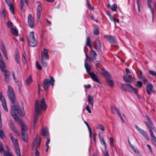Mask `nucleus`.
I'll list each match as a JSON object with an SVG mask.
<instances>
[{
	"instance_id": "f257e3e1",
	"label": "nucleus",
	"mask_w": 156,
	"mask_h": 156,
	"mask_svg": "<svg viewBox=\"0 0 156 156\" xmlns=\"http://www.w3.org/2000/svg\"><path fill=\"white\" fill-rule=\"evenodd\" d=\"M10 112L15 121L18 122L21 128V134L22 140L24 142H27L28 138L26 131L28 130V128L25 123L17 115L18 114L21 117L25 116L23 107L21 108L18 104L12 105L11 107Z\"/></svg>"
},
{
	"instance_id": "a19ab883",
	"label": "nucleus",
	"mask_w": 156,
	"mask_h": 156,
	"mask_svg": "<svg viewBox=\"0 0 156 156\" xmlns=\"http://www.w3.org/2000/svg\"><path fill=\"white\" fill-rule=\"evenodd\" d=\"M148 73L156 78V72L154 71L149 70L148 71Z\"/></svg>"
},
{
	"instance_id": "e433bc0d",
	"label": "nucleus",
	"mask_w": 156,
	"mask_h": 156,
	"mask_svg": "<svg viewBox=\"0 0 156 156\" xmlns=\"http://www.w3.org/2000/svg\"><path fill=\"white\" fill-rule=\"evenodd\" d=\"M11 33L15 36H17L19 35L18 30H10Z\"/></svg>"
},
{
	"instance_id": "6e6552de",
	"label": "nucleus",
	"mask_w": 156,
	"mask_h": 156,
	"mask_svg": "<svg viewBox=\"0 0 156 156\" xmlns=\"http://www.w3.org/2000/svg\"><path fill=\"white\" fill-rule=\"evenodd\" d=\"M94 48L97 50L99 54L102 53L101 50V46L100 41L99 40H96L94 43Z\"/></svg>"
},
{
	"instance_id": "f03ea898",
	"label": "nucleus",
	"mask_w": 156,
	"mask_h": 156,
	"mask_svg": "<svg viewBox=\"0 0 156 156\" xmlns=\"http://www.w3.org/2000/svg\"><path fill=\"white\" fill-rule=\"evenodd\" d=\"M48 107L47 105L46 104L44 98H43L41 100L40 103L39 104L37 100H36L35 102V111L34 112L41 114V110H45Z\"/></svg>"
},
{
	"instance_id": "9d476101",
	"label": "nucleus",
	"mask_w": 156,
	"mask_h": 156,
	"mask_svg": "<svg viewBox=\"0 0 156 156\" xmlns=\"http://www.w3.org/2000/svg\"><path fill=\"white\" fill-rule=\"evenodd\" d=\"M0 100L2 103V106L5 111L8 112V110L7 107L6 102L5 98L2 95V93L0 92Z\"/></svg>"
},
{
	"instance_id": "ddd939ff",
	"label": "nucleus",
	"mask_w": 156,
	"mask_h": 156,
	"mask_svg": "<svg viewBox=\"0 0 156 156\" xmlns=\"http://www.w3.org/2000/svg\"><path fill=\"white\" fill-rule=\"evenodd\" d=\"M132 86L130 84H122L120 87V89L124 91L131 92L132 91L130 89Z\"/></svg>"
},
{
	"instance_id": "cd10ccee",
	"label": "nucleus",
	"mask_w": 156,
	"mask_h": 156,
	"mask_svg": "<svg viewBox=\"0 0 156 156\" xmlns=\"http://www.w3.org/2000/svg\"><path fill=\"white\" fill-rule=\"evenodd\" d=\"M151 2H148L147 3V7L148 8H150L151 14H152V21L154 22V11L152 8L151 6Z\"/></svg>"
},
{
	"instance_id": "3c124183",
	"label": "nucleus",
	"mask_w": 156,
	"mask_h": 156,
	"mask_svg": "<svg viewBox=\"0 0 156 156\" xmlns=\"http://www.w3.org/2000/svg\"><path fill=\"white\" fill-rule=\"evenodd\" d=\"M87 4L88 8L90 9H91L92 10H94V7L92 5L90 2H87Z\"/></svg>"
},
{
	"instance_id": "58836bf2",
	"label": "nucleus",
	"mask_w": 156,
	"mask_h": 156,
	"mask_svg": "<svg viewBox=\"0 0 156 156\" xmlns=\"http://www.w3.org/2000/svg\"><path fill=\"white\" fill-rule=\"evenodd\" d=\"M117 5L116 4H114L111 6V9L112 11H117Z\"/></svg>"
},
{
	"instance_id": "c85d7f7f",
	"label": "nucleus",
	"mask_w": 156,
	"mask_h": 156,
	"mask_svg": "<svg viewBox=\"0 0 156 156\" xmlns=\"http://www.w3.org/2000/svg\"><path fill=\"white\" fill-rule=\"evenodd\" d=\"M7 13V10L5 8H3L2 11L0 12L1 16L4 19L6 18V14Z\"/></svg>"
},
{
	"instance_id": "0e129e2a",
	"label": "nucleus",
	"mask_w": 156,
	"mask_h": 156,
	"mask_svg": "<svg viewBox=\"0 0 156 156\" xmlns=\"http://www.w3.org/2000/svg\"><path fill=\"white\" fill-rule=\"evenodd\" d=\"M99 33V30H94L93 33L95 35H98Z\"/></svg>"
},
{
	"instance_id": "393cba45",
	"label": "nucleus",
	"mask_w": 156,
	"mask_h": 156,
	"mask_svg": "<svg viewBox=\"0 0 156 156\" xmlns=\"http://www.w3.org/2000/svg\"><path fill=\"white\" fill-rule=\"evenodd\" d=\"M111 78H106L105 81L108 85L111 87H113L114 85V83L112 80L110 79Z\"/></svg>"
},
{
	"instance_id": "e2e57ef3",
	"label": "nucleus",
	"mask_w": 156,
	"mask_h": 156,
	"mask_svg": "<svg viewBox=\"0 0 156 156\" xmlns=\"http://www.w3.org/2000/svg\"><path fill=\"white\" fill-rule=\"evenodd\" d=\"M16 84L18 85L19 88V90L20 91L21 90V88L22 86V85L20 83V82L19 81H17V82L16 83Z\"/></svg>"
},
{
	"instance_id": "9b49d317",
	"label": "nucleus",
	"mask_w": 156,
	"mask_h": 156,
	"mask_svg": "<svg viewBox=\"0 0 156 156\" xmlns=\"http://www.w3.org/2000/svg\"><path fill=\"white\" fill-rule=\"evenodd\" d=\"M48 51L47 49L45 48H44L41 53V59L48 60L49 59V56L48 54Z\"/></svg>"
},
{
	"instance_id": "2f4dec72",
	"label": "nucleus",
	"mask_w": 156,
	"mask_h": 156,
	"mask_svg": "<svg viewBox=\"0 0 156 156\" xmlns=\"http://www.w3.org/2000/svg\"><path fill=\"white\" fill-rule=\"evenodd\" d=\"M33 82L32 79L31 75L29 76L26 80L27 84L28 85Z\"/></svg>"
},
{
	"instance_id": "603ef678",
	"label": "nucleus",
	"mask_w": 156,
	"mask_h": 156,
	"mask_svg": "<svg viewBox=\"0 0 156 156\" xmlns=\"http://www.w3.org/2000/svg\"><path fill=\"white\" fill-rule=\"evenodd\" d=\"M131 89L132 90H133V92L136 94V95H138V90L137 89L134 88L133 86H131Z\"/></svg>"
},
{
	"instance_id": "0eeeda50",
	"label": "nucleus",
	"mask_w": 156,
	"mask_h": 156,
	"mask_svg": "<svg viewBox=\"0 0 156 156\" xmlns=\"http://www.w3.org/2000/svg\"><path fill=\"white\" fill-rule=\"evenodd\" d=\"M104 37L106 40L112 45L114 46H117V42L115 37L111 35H106L104 36Z\"/></svg>"
},
{
	"instance_id": "774afa93",
	"label": "nucleus",
	"mask_w": 156,
	"mask_h": 156,
	"mask_svg": "<svg viewBox=\"0 0 156 156\" xmlns=\"http://www.w3.org/2000/svg\"><path fill=\"white\" fill-rule=\"evenodd\" d=\"M104 156H109L108 151H106L103 154Z\"/></svg>"
},
{
	"instance_id": "a211bd4d",
	"label": "nucleus",
	"mask_w": 156,
	"mask_h": 156,
	"mask_svg": "<svg viewBox=\"0 0 156 156\" xmlns=\"http://www.w3.org/2000/svg\"><path fill=\"white\" fill-rule=\"evenodd\" d=\"M2 72L4 73L5 81L8 83L9 80L10 73L8 70L6 69Z\"/></svg>"
},
{
	"instance_id": "13d9d810",
	"label": "nucleus",
	"mask_w": 156,
	"mask_h": 156,
	"mask_svg": "<svg viewBox=\"0 0 156 156\" xmlns=\"http://www.w3.org/2000/svg\"><path fill=\"white\" fill-rule=\"evenodd\" d=\"M141 80L143 82L145 83L147 82V80L145 78L144 76H141Z\"/></svg>"
},
{
	"instance_id": "864d4df0",
	"label": "nucleus",
	"mask_w": 156,
	"mask_h": 156,
	"mask_svg": "<svg viewBox=\"0 0 156 156\" xmlns=\"http://www.w3.org/2000/svg\"><path fill=\"white\" fill-rule=\"evenodd\" d=\"M137 4L138 6V11L139 12H140V0H137Z\"/></svg>"
},
{
	"instance_id": "de8ad7c7",
	"label": "nucleus",
	"mask_w": 156,
	"mask_h": 156,
	"mask_svg": "<svg viewBox=\"0 0 156 156\" xmlns=\"http://www.w3.org/2000/svg\"><path fill=\"white\" fill-rule=\"evenodd\" d=\"M0 137L2 139H3L5 137V135L2 130L0 131Z\"/></svg>"
},
{
	"instance_id": "473e14b6",
	"label": "nucleus",
	"mask_w": 156,
	"mask_h": 156,
	"mask_svg": "<svg viewBox=\"0 0 156 156\" xmlns=\"http://www.w3.org/2000/svg\"><path fill=\"white\" fill-rule=\"evenodd\" d=\"M86 45L89 46L90 48H92V46L91 44V41L90 38L88 37H87L86 40Z\"/></svg>"
},
{
	"instance_id": "412c9836",
	"label": "nucleus",
	"mask_w": 156,
	"mask_h": 156,
	"mask_svg": "<svg viewBox=\"0 0 156 156\" xmlns=\"http://www.w3.org/2000/svg\"><path fill=\"white\" fill-rule=\"evenodd\" d=\"M41 114H37V113H36L35 112H34V120H33V129H34L36 125L37 124V121L38 119V117L39 115H40Z\"/></svg>"
},
{
	"instance_id": "4d7b16f0",
	"label": "nucleus",
	"mask_w": 156,
	"mask_h": 156,
	"mask_svg": "<svg viewBox=\"0 0 156 156\" xmlns=\"http://www.w3.org/2000/svg\"><path fill=\"white\" fill-rule=\"evenodd\" d=\"M109 140L110 141V144H111V146H112V147H114V143H113V142H114L113 138L112 137H110L109 139Z\"/></svg>"
},
{
	"instance_id": "aec40b11",
	"label": "nucleus",
	"mask_w": 156,
	"mask_h": 156,
	"mask_svg": "<svg viewBox=\"0 0 156 156\" xmlns=\"http://www.w3.org/2000/svg\"><path fill=\"white\" fill-rule=\"evenodd\" d=\"M88 101L90 106L93 108L94 103V97L92 96L88 95L87 96Z\"/></svg>"
},
{
	"instance_id": "a878e982",
	"label": "nucleus",
	"mask_w": 156,
	"mask_h": 156,
	"mask_svg": "<svg viewBox=\"0 0 156 156\" xmlns=\"http://www.w3.org/2000/svg\"><path fill=\"white\" fill-rule=\"evenodd\" d=\"M0 68L2 71L5 70L6 68L5 63L1 59H0Z\"/></svg>"
},
{
	"instance_id": "f8f14e48",
	"label": "nucleus",
	"mask_w": 156,
	"mask_h": 156,
	"mask_svg": "<svg viewBox=\"0 0 156 156\" xmlns=\"http://www.w3.org/2000/svg\"><path fill=\"white\" fill-rule=\"evenodd\" d=\"M136 129L147 140H149L150 138L147 132L143 129L140 128L137 126L135 125Z\"/></svg>"
},
{
	"instance_id": "c03bdc74",
	"label": "nucleus",
	"mask_w": 156,
	"mask_h": 156,
	"mask_svg": "<svg viewBox=\"0 0 156 156\" xmlns=\"http://www.w3.org/2000/svg\"><path fill=\"white\" fill-rule=\"evenodd\" d=\"M91 52L92 53L93 55H94V57L92 58V60H93V59L95 60V57L96 56H97V54L94 50L93 49H91Z\"/></svg>"
},
{
	"instance_id": "6ab92c4d",
	"label": "nucleus",
	"mask_w": 156,
	"mask_h": 156,
	"mask_svg": "<svg viewBox=\"0 0 156 156\" xmlns=\"http://www.w3.org/2000/svg\"><path fill=\"white\" fill-rule=\"evenodd\" d=\"M123 79L124 81L127 83H130L133 80V78L132 76L131 75L124 76Z\"/></svg>"
},
{
	"instance_id": "72a5a7b5",
	"label": "nucleus",
	"mask_w": 156,
	"mask_h": 156,
	"mask_svg": "<svg viewBox=\"0 0 156 156\" xmlns=\"http://www.w3.org/2000/svg\"><path fill=\"white\" fill-rule=\"evenodd\" d=\"M47 60L46 59H41V63L43 66L47 67L48 65V63L46 61Z\"/></svg>"
},
{
	"instance_id": "b1692460",
	"label": "nucleus",
	"mask_w": 156,
	"mask_h": 156,
	"mask_svg": "<svg viewBox=\"0 0 156 156\" xmlns=\"http://www.w3.org/2000/svg\"><path fill=\"white\" fill-rule=\"evenodd\" d=\"M1 50L2 51L4 56L6 60L8 59V57L7 54L6 49L4 45L3 44L1 46Z\"/></svg>"
},
{
	"instance_id": "f704fd0d",
	"label": "nucleus",
	"mask_w": 156,
	"mask_h": 156,
	"mask_svg": "<svg viewBox=\"0 0 156 156\" xmlns=\"http://www.w3.org/2000/svg\"><path fill=\"white\" fill-rule=\"evenodd\" d=\"M7 25L8 27L10 29H15L14 28L12 27L13 23L11 21H8L7 23Z\"/></svg>"
},
{
	"instance_id": "39448f33",
	"label": "nucleus",
	"mask_w": 156,
	"mask_h": 156,
	"mask_svg": "<svg viewBox=\"0 0 156 156\" xmlns=\"http://www.w3.org/2000/svg\"><path fill=\"white\" fill-rule=\"evenodd\" d=\"M50 80L48 79H45L44 80L43 87L45 90H47L48 89V88L50 86V85H51L52 87L54 85L55 80L52 77L50 76Z\"/></svg>"
},
{
	"instance_id": "ea45409f",
	"label": "nucleus",
	"mask_w": 156,
	"mask_h": 156,
	"mask_svg": "<svg viewBox=\"0 0 156 156\" xmlns=\"http://www.w3.org/2000/svg\"><path fill=\"white\" fill-rule=\"evenodd\" d=\"M97 129H100L102 131H104L105 130V128L104 126L100 124L98 125L97 127Z\"/></svg>"
},
{
	"instance_id": "dca6fc26",
	"label": "nucleus",
	"mask_w": 156,
	"mask_h": 156,
	"mask_svg": "<svg viewBox=\"0 0 156 156\" xmlns=\"http://www.w3.org/2000/svg\"><path fill=\"white\" fill-rule=\"evenodd\" d=\"M9 136L14 145L15 147L18 148L19 146L18 144L17 139H15L11 133L9 134Z\"/></svg>"
},
{
	"instance_id": "a18cd8bd",
	"label": "nucleus",
	"mask_w": 156,
	"mask_h": 156,
	"mask_svg": "<svg viewBox=\"0 0 156 156\" xmlns=\"http://www.w3.org/2000/svg\"><path fill=\"white\" fill-rule=\"evenodd\" d=\"M150 135L152 137V139L154 141L155 144H156V137L155 136L153 132L150 133Z\"/></svg>"
},
{
	"instance_id": "79ce46f5",
	"label": "nucleus",
	"mask_w": 156,
	"mask_h": 156,
	"mask_svg": "<svg viewBox=\"0 0 156 156\" xmlns=\"http://www.w3.org/2000/svg\"><path fill=\"white\" fill-rule=\"evenodd\" d=\"M131 148L132 150L135 153L137 154L139 153V151L133 145L132 146V147H131Z\"/></svg>"
},
{
	"instance_id": "09e8293b",
	"label": "nucleus",
	"mask_w": 156,
	"mask_h": 156,
	"mask_svg": "<svg viewBox=\"0 0 156 156\" xmlns=\"http://www.w3.org/2000/svg\"><path fill=\"white\" fill-rule=\"evenodd\" d=\"M36 67L37 69H39V70H41L42 69V67L41 66V65L38 64V61H37L36 62Z\"/></svg>"
},
{
	"instance_id": "4be33fe9",
	"label": "nucleus",
	"mask_w": 156,
	"mask_h": 156,
	"mask_svg": "<svg viewBox=\"0 0 156 156\" xmlns=\"http://www.w3.org/2000/svg\"><path fill=\"white\" fill-rule=\"evenodd\" d=\"M42 135L45 137H48L49 135V133L47 128H43L41 130Z\"/></svg>"
},
{
	"instance_id": "5fc2aeb1",
	"label": "nucleus",
	"mask_w": 156,
	"mask_h": 156,
	"mask_svg": "<svg viewBox=\"0 0 156 156\" xmlns=\"http://www.w3.org/2000/svg\"><path fill=\"white\" fill-rule=\"evenodd\" d=\"M4 146L2 143L0 142V153H2L4 151Z\"/></svg>"
},
{
	"instance_id": "7ed1b4c3",
	"label": "nucleus",
	"mask_w": 156,
	"mask_h": 156,
	"mask_svg": "<svg viewBox=\"0 0 156 156\" xmlns=\"http://www.w3.org/2000/svg\"><path fill=\"white\" fill-rule=\"evenodd\" d=\"M84 66L86 72L91 77L92 79L95 82H97L99 84H101L99 81L98 76L93 72H90L91 67L87 63H85Z\"/></svg>"
},
{
	"instance_id": "c756f323",
	"label": "nucleus",
	"mask_w": 156,
	"mask_h": 156,
	"mask_svg": "<svg viewBox=\"0 0 156 156\" xmlns=\"http://www.w3.org/2000/svg\"><path fill=\"white\" fill-rule=\"evenodd\" d=\"M39 138L38 139V134L36 135V138L35 140L33 142L32 144V149H33L35 147L36 144L37 145V142L38 141Z\"/></svg>"
},
{
	"instance_id": "49530a36",
	"label": "nucleus",
	"mask_w": 156,
	"mask_h": 156,
	"mask_svg": "<svg viewBox=\"0 0 156 156\" xmlns=\"http://www.w3.org/2000/svg\"><path fill=\"white\" fill-rule=\"evenodd\" d=\"M136 86L140 88L142 86V83L140 81H138L136 83Z\"/></svg>"
},
{
	"instance_id": "bb28decb",
	"label": "nucleus",
	"mask_w": 156,
	"mask_h": 156,
	"mask_svg": "<svg viewBox=\"0 0 156 156\" xmlns=\"http://www.w3.org/2000/svg\"><path fill=\"white\" fill-rule=\"evenodd\" d=\"M99 138L101 143L102 145H104L105 148H106L107 147V144L104 140L103 136H101V135L99 134Z\"/></svg>"
},
{
	"instance_id": "8fccbe9b",
	"label": "nucleus",
	"mask_w": 156,
	"mask_h": 156,
	"mask_svg": "<svg viewBox=\"0 0 156 156\" xmlns=\"http://www.w3.org/2000/svg\"><path fill=\"white\" fill-rule=\"evenodd\" d=\"M9 9L11 12L13 14H14L15 11L13 5L9 6Z\"/></svg>"
},
{
	"instance_id": "f3484780",
	"label": "nucleus",
	"mask_w": 156,
	"mask_h": 156,
	"mask_svg": "<svg viewBox=\"0 0 156 156\" xmlns=\"http://www.w3.org/2000/svg\"><path fill=\"white\" fill-rule=\"evenodd\" d=\"M153 88V85L151 83H148L146 86V90L147 94L150 95L151 94V92L152 91Z\"/></svg>"
},
{
	"instance_id": "4468645a",
	"label": "nucleus",
	"mask_w": 156,
	"mask_h": 156,
	"mask_svg": "<svg viewBox=\"0 0 156 156\" xmlns=\"http://www.w3.org/2000/svg\"><path fill=\"white\" fill-rule=\"evenodd\" d=\"M28 23L29 26L31 28L34 27V20L32 15L29 14L28 17Z\"/></svg>"
},
{
	"instance_id": "1a4fd4ad",
	"label": "nucleus",
	"mask_w": 156,
	"mask_h": 156,
	"mask_svg": "<svg viewBox=\"0 0 156 156\" xmlns=\"http://www.w3.org/2000/svg\"><path fill=\"white\" fill-rule=\"evenodd\" d=\"M8 125L10 129L14 132L18 136H20V133L17 129L16 128L12 120L9 121Z\"/></svg>"
},
{
	"instance_id": "69168bd1",
	"label": "nucleus",
	"mask_w": 156,
	"mask_h": 156,
	"mask_svg": "<svg viewBox=\"0 0 156 156\" xmlns=\"http://www.w3.org/2000/svg\"><path fill=\"white\" fill-rule=\"evenodd\" d=\"M86 110L87 111V112L90 113H91V111L90 109L89 108V106L88 105H87L86 106Z\"/></svg>"
},
{
	"instance_id": "2eb2a0df",
	"label": "nucleus",
	"mask_w": 156,
	"mask_h": 156,
	"mask_svg": "<svg viewBox=\"0 0 156 156\" xmlns=\"http://www.w3.org/2000/svg\"><path fill=\"white\" fill-rule=\"evenodd\" d=\"M41 138L40 137H39V139L38 141L37 144L35 148V156H39V152L38 151V149L40 147V146L41 143Z\"/></svg>"
},
{
	"instance_id": "423d86ee",
	"label": "nucleus",
	"mask_w": 156,
	"mask_h": 156,
	"mask_svg": "<svg viewBox=\"0 0 156 156\" xmlns=\"http://www.w3.org/2000/svg\"><path fill=\"white\" fill-rule=\"evenodd\" d=\"M7 95L12 103L14 104L15 102V94L12 88L9 86H8Z\"/></svg>"
},
{
	"instance_id": "052dcab7",
	"label": "nucleus",
	"mask_w": 156,
	"mask_h": 156,
	"mask_svg": "<svg viewBox=\"0 0 156 156\" xmlns=\"http://www.w3.org/2000/svg\"><path fill=\"white\" fill-rule=\"evenodd\" d=\"M41 16V12L37 11V20L40 19Z\"/></svg>"
},
{
	"instance_id": "4c0bfd02",
	"label": "nucleus",
	"mask_w": 156,
	"mask_h": 156,
	"mask_svg": "<svg viewBox=\"0 0 156 156\" xmlns=\"http://www.w3.org/2000/svg\"><path fill=\"white\" fill-rule=\"evenodd\" d=\"M15 152L17 156H20V150L19 147L18 148L15 147Z\"/></svg>"
},
{
	"instance_id": "338daca9",
	"label": "nucleus",
	"mask_w": 156,
	"mask_h": 156,
	"mask_svg": "<svg viewBox=\"0 0 156 156\" xmlns=\"http://www.w3.org/2000/svg\"><path fill=\"white\" fill-rule=\"evenodd\" d=\"M47 139V141L46 143V146H49L48 145L49 144L50 141V139L48 138V137H46Z\"/></svg>"
},
{
	"instance_id": "bf43d9fd",
	"label": "nucleus",
	"mask_w": 156,
	"mask_h": 156,
	"mask_svg": "<svg viewBox=\"0 0 156 156\" xmlns=\"http://www.w3.org/2000/svg\"><path fill=\"white\" fill-rule=\"evenodd\" d=\"M42 9V6L41 4H40L38 5L37 8V11L41 12Z\"/></svg>"
},
{
	"instance_id": "20e7f679",
	"label": "nucleus",
	"mask_w": 156,
	"mask_h": 156,
	"mask_svg": "<svg viewBox=\"0 0 156 156\" xmlns=\"http://www.w3.org/2000/svg\"><path fill=\"white\" fill-rule=\"evenodd\" d=\"M28 44L31 47H35L37 44V41L35 40L34 36V33L33 31L31 32L29 36L27 37Z\"/></svg>"
},
{
	"instance_id": "5701e85b",
	"label": "nucleus",
	"mask_w": 156,
	"mask_h": 156,
	"mask_svg": "<svg viewBox=\"0 0 156 156\" xmlns=\"http://www.w3.org/2000/svg\"><path fill=\"white\" fill-rule=\"evenodd\" d=\"M147 126L149 129L150 133L153 132L152 130H155V128L153 125V123L152 121L149 122V123Z\"/></svg>"
},
{
	"instance_id": "7c9ffc66",
	"label": "nucleus",
	"mask_w": 156,
	"mask_h": 156,
	"mask_svg": "<svg viewBox=\"0 0 156 156\" xmlns=\"http://www.w3.org/2000/svg\"><path fill=\"white\" fill-rule=\"evenodd\" d=\"M15 58L16 62L18 64H20L19 56L18 55V51H16L15 52Z\"/></svg>"
},
{
	"instance_id": "680f3d73",
	"label": "nucleus",
	"mask_w": 156,
	"mask_h": 156,
	"mask_svg": "<svg viewBox=\"0 0 156 156\" xmlns=\"http://www.w3.org/2000/svg\"><path fill=\"white\" fill-rule=\"evenodd\" d=\"M5 2L7 5L9 6L13 5L10 0H5Z\"/></svg>"
},
{
	"instance_id": "c9c22d12",
	"label": "nucleus",
	"mask_w": 156,
	"mask_h": 156,
	"mask_svg": "<svg viewBox=\"0 0 156 156\" xmlns=\"http://www.w3.org/2000/svg\"><path fill=\"white\" fill-rule=\"evenodd\" d=\"M20 8L22 12H24L25 10L24 9V4L23 0H20Z\"/></svg>"
},
{
	"instance_id": "37998d69",
	"label": "nucleus",
	"mask_w": 156,
	"mask_h": 156,
	"mask_svg": "<svg viewBox=\"0 0 156 156\" xmlns=\"http://www.w3.org/2000/svg\"><path fill=\"white\" fill-rule=\"evenodd\" d=\"M103 74L104 76H107V78H111V75L106 71H104L103 72Z\"/></svg>"
},
{
	"instance_id": "6e6d98bb",
	"label": "nucleus",
	"mask_w": 156,
	"mask_h": 156,
	"mask_svg": "<svg viewBox=\"0 0 156 156\" xmlns=\"http://www.w3.org/2000/svg\"><path fill=\"white\" fill-rule=\"evenodd\" d=\"M4 156H13L9 152L5 151H4Z\"/></svg>"
}]
</instances>
